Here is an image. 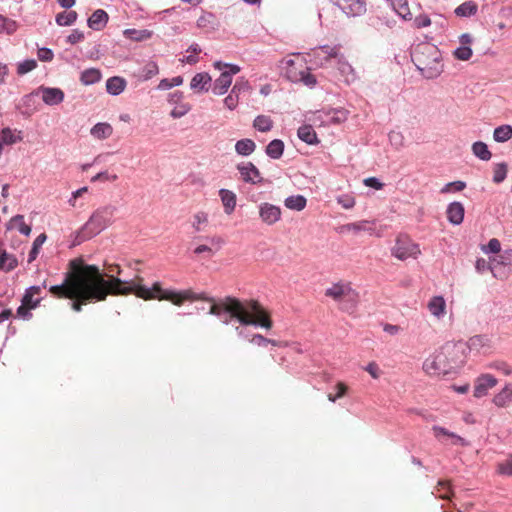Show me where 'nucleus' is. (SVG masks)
I'll list each match as a JSON object with an SVG mask.
<instances>
[{"mask_svg": "<svg viewBox=\"0 0 512 512\" xmlns=\"http://www.w3.org/2000/svg\"><path fill=\"white\" fill-rule=\"evenodd\" d=\"M203 240L205 243L196 245L193 253L207 259L212 258L223 243L222 239L216 236L205 237Z\"/></svg>", "mask_w": 512, "mask_h": 512, "instance_id": "nucleus-10", "label": "nucleus"}, {"mask_svg": "<svg viewBox=\"0 0 512 512\" xmlns=\"http://www.w3.org/2000/svg\"><path fill=\"white\" fill-rule=\"evenodd\" d=\"M364 370L368 372L373 379H379L380 376L382 375V370L380 369L379 365L374 361L368 363L364 367Z\"/></svg>", "mask_w": 512, "mask_h": 512, "instance_id": "nucleus-60", "label": "nucleus"}, {"mask_svg": "<svg viewBox=\"0 0 512 512\" xmlns=\"http://www.w3.org/2000/svg\"><path fill=\"white\" fill-rule=\"evenodd\" d=\"M215 69L219 70L220 76L214 81L212 91L216 95L225 94L232 84L233 76L240 72V67L236 64L223 63L216 61Z\"/></svg>", "mask_w": 512, "mask_h": 512, "instance_id": "nucleus-6", "label": "nucleus"}, {"mask_svg": "<svg viewBox=\"0 0 512 512\" xmlns=\"http://www.w3.org/2000/svg\"><path fill=\"white\" fill-rule=\"evenodd\" d=\"M237 170L242 181L249 184H259L263 178L259 169L252 162H242L237 165Z\"/></svg>", "mask_w": 512, "mask_h": 512, "instance_id": "nucleus-12", "label": "nucleus"}, {"mask_svg": "<svg viewBox=\"0 0 512 512\" xmlns=\"http://www.w3.org/2000/svg\"><path fill=\"white\" fill-rule=\"evenodd\" d=\"M77 13L75 11L61 12L56 15V23L59 26H70L77 20Z\"/></svg>", "mask_w": 512, "mask_h": 512, "instance_id": "nucleus-44", "label": "nucleus"}, {"mask_svg": "<svg viewBox=\"0 0 512 512\" xmlns=\"http://www.w3.org/2000/svg\"><path fill=\"white\" fill-rule=\"evenodd\" d=\"M108 22V14L102 10H96L88 19V26L96 31H99L105 27Z\"/></svg>", "mask_w": 512, "mask_h": 512, "instance_id": "nucleus-24", "label": "nucleus"}, {"mask_svg": "<svg viewBox=\"0 0 512 512\" xmlns=\"http://www.w3.org/2000/svg\"><path fill=\"white\" fill-rule=\"evenodd\" d=\"M199 28H213L215 26V17L212 13H203L197 20Z\"/></svg>", "mask_w": 512, "mask_h": 512, "instance_id": "nucleus-52", "label": "nucleus"}, {"mask_svg": "<svg viewBox=\"0 0 512 512\" xmlns=\"http://www.w3.org/2000/svg\"><path fill=\"white\" fill-rule=\"evenodd\" d=\"M123 34L126 38L133 41H144L150 39L152 36V32L146 29H126L124 30Z\"/></svg>", "mask_w": 512, "mask_h": 512, "instance_id": "nucleus-39", "label": "nucleus"}, {"mask_svg": "<svg viewBox=\"0 0 512 512\" xmlns=\"http://www.w3.org/2000/svg\"><path fill=\"white\" fill-rule=\"evenodd\" d=\"M466 187V183L463 182V181H453V182H449L447 184H445L440 192L442 194H449V193H453V192H460L462 190H464Z\"/></svg>", "mask_w": 512, "mask_h": 512, "instance_id": "nucleus-47", "label": "nucleus"}, {"mask_svg": "<svg viewBox=\"0 0 512 512\" xmlns=\"http://www.w3.org/2000/svg\"><path fill=\"white\" fill-rule=\"evenodd\" d=\"M389 141L391 143L392 146L396 147V148H400L403 146L404 144V136L402 135L401 132H398V131H391L389 133Z\"/></svg>", "mask_w": 512, "mask_h": 512, "instance_id": "nucleus-61", "label": "nucleus"}, {"mask_svg": "<svg viewBox=\"0 0 512 512\" xmlns=\"http://www.w3.org/2000/svg\"><path fill=\"white\" fill-rule=\"evenodd\" d=\"M183 77L182 76H176V77H173L171 79H162L159 84H158V89L159 90H168V89H171L172 87H176V86H180L183 84Z\"/></svg>", "mask_w": 512, "mask_h": 512, "instance_id": "nucleus-46", "label": "nucleus"}, {"mask_svg": "<svg viewBox=\"0 0 512 512\" xmlns=\"http://www.w3.org/2000/svg\"><path fill=\"white\" fill-rule=\"evenodd\" d=\"M325 296L338 303L339 309L354 313L359 302V293L347 281H339L331 284L325 290Z\"/></svg>", "mask_w": 512, "mask_h": 512, "instance_id": "nucleus-5", "label": "nucleus"}, {"mask_svg": "<svg viewBox=\"0 0 512 512\" xmlns=\"http://www.w3.org/2000/svg\"><path fill=\"white\" fill-rule=\"evenodd\" d=\"M339 48L337 46L324 45L314 48L310 56L318 66H323L328 60L339 56Z\"/></svg>", "mask_w": 512, "mask_h": 512, "instance_id": "nucleus-13", "label": "nucleus"}, {"mask_svg": "<svg viewBox=\"0 0 512 512\" xmlns=\"http://www.w3.org/2000/svg\"><path fill=\"white\" fill-rule=\"evenodd\" d=\"M285 206L290 210L302 211L307 204V200L302 195H292L285 199Z\"/></svg>", "mask_w": 512, "mask_h": 512, "instance_id": "nucleus-35", "label": "nucleus"}, {"mask_svg": "<svg viewBox=\"0 0 512 512\" xmlns=\"http://www.w3.org/2000/svg\"><path fill=\"white\" fill-rule=\"evenodd\" d=\"M126 88V80L119 76L110 77L106 81V90L109 94L117 96Z\"/></svg>", "mask_w": 512, "mask_h": 512, "instance_id": "nucleus-25", "label": "nucleus"}, {"mask_svg": "<svg viewBox=\"0 0 512 512\" xmlns=\"http://www.w3.org/2000/svg\"><path fill=\"white\" fill-rule=\"evenodd\" d=\"M238 102H239V96H237L232 91H230L229 95L226 96L224 99V105L229 110H234L238 106Z\"/></svg>", "mask_w": 512, "mask_h": 512, "instance_id": "nucleus-63", "label": "nucleus"}, {"mask_svg": "<svg viewBox=\"0 0 512 512\" xmlns=\"http://www.w3.org/2000/svg\"><path fill=\"white\" fill-rule=\"evenodd\" d=\"M496 472L501 476H512V454L506 460L497 464Z\"/></svg>", "mask_w": 512, "mask_h": 512, "instance_id": "nucleus-45", "label": "nucleus"}, {"mask_svg": "<svg viewBox=\"0 0 512 512\" xmlns=\"http://www.w3.org/2000/svg\"><path fill=\"white\" fill-rule=\"evenodd\" d=\"M113 126L108 122H98L90 128V136L97 141H105L112 137Z\"/></svg>", "mask_w": 512, "mask_h": 512, "instance_id": "nucleus-18", "label": "nucleus"}, {"mask_svg": "<svg viewBox=\"0 0 512 512\" xmlns=\"http://www.w3.org/2000/svg\"><path fill=\"white\" fill-rule=\"evenodd\" d=\"M17 266V259L6 251L0 253V270L11 271Z\"/></svg>", "mask_w": 512, "mask_h": 512, "instance_id": "nucleus-42", "label": "nucleus"}, {"mask_svg": "<svg viewBox=\"0 0 512 512\" xmlns=\"http://www.w3.org/2000/svg\"><path fill=\"white\" fill-rule=\"evenodd\" d=\"M256 149V144L252 139H241L235 144V151L238 155L249 156Z\"/></svg>", "mask_w": 512, "mask_h": 512, "instance_id": "nucleus-28", "label": "nucleus"}, {"mask_svg": "<svg viewBox=\"0 0 512 512\" xmlns=\"http://www.w3.org/2000/svg\"><path fill=\"white\" fill-rule=\"evenodd\" d=\"M337 69L346 83L350 84L356 80L357 76L353 67L342 55L337 58Z\"/></svg>", "mask_w": 512, "mask_h": 512, "instance_id": "nucleus-21", "label": "nucleus"}, {"mask_svg": "<svg viewBox=\"0 0 512 512\" xmlns=\"http://www.w3.org/2000/svg\"><path fill=\"white\" fill-rule=\"evenodd\" d=\"M191 110L190 104L183 102L174 106V108L170 112V116L174 119L181 118L185 116Z\"/></svg>", "mask_w": 512, "mask_h": 512, "instance_id": "nucleus-50", "label": "nucleus"}, {"mask_svg": "<svg viewBox=\"0 0 512 512\" xmlns=\"http://www.w3.org/2000/svg\"><path fill=\"white\" fill-rule=\"evenodd\" d=\"M186 52L188 55L180 59L182 63L194 65L199 61L198 55L201 52V48L198 44L194 43L190 45Z\"/></svg>", "mask_w": 512, "mask_h": 512, "instance_id": "nucleus-43", "label": "nucleus"}, {"mask_svg": "<svg viewBox=\"0 0 512 512\" xmlns=\"http://www.w3.org/2000/svg\"><path fill=\"white\" fill-rule=\"evenodd\" d=\"M34 95H41L43 102L49 106L62 103L65 97L60 88L40 86L35 92L26 95L24 101H29Z\"/></svg>", "mask_w": 512, "mask_h": 512, "instance_id": "nucleus-8", "label": "nucleus"}, {"mask_svg": "<svg viewBox=\"0 0 512 512\" xmlns=\"http://www.w3.org/2000/svg\"><path fill=\"white\" fill-rule=\"evenodd\" d=\"M490 369H494L503 373L505 376L512 374V366L505 361H494L488 365Z\"/></svg>", "mask_w": 512, "mask_h": 512, "instance_id": "nucleus-53", "label": "nucleus"}, {"mask_svg": "<svg viewBox=\"0 0 512 512\" xmlns=\"http://www.w3.org/2000/svg\"><path fill=\"white\" fill-rule=\"evenodd\" d=\"M478 11V5L472 1L468 0L459 5L455 10L454 13L458 17H470L477 13Z\"/></svg>", "mask_w": 512, "mask_h": 512, "instance_id": "nucleus-29", "label": "nucleus"}, {"mask_svg": "<svg viewBox=\"0 0 512 512\" xmlns=\"http://www.w3.org/2000/svg\"><path fill=\"white\" fill-rule=\"evenodd\" d=\"M467 347L476 353H487L492 348V340L487 335H474L469 338Z\"/></svg>", "mask_w": 512, "mask_h": 512, "instance_id": "nucleus-17", "label": "nucleus"}, {"mask_svg": "<svg viewBox=\"0 0 512 512\" xmlns=\"http://www.w3.org/2000/svg\"><path fill=\"white\" fill-rule=\"evenodd\" d=\"M284 143L282 140L274 139L266 147V154L272 159H279L283 155Z\"/></svg>", "mask_w": 512, "mask_h": 512, "instance_id": "nucleus-36", "label": "nucleus"}, {"mask_svg": "<svg viewBox=\"0 0 512 512\" xmlns=\"http://www.w3.org/2000/svg\"><path fill=\"white\" fill-rule=\"evenodd\" d=\"M472 54L471 47L465 45H460V47L453 52L454 57L461 61H468L472 57Z\"/></svg>", "mask_w": 512, "mask_h": 512, "instance_id": "nucleus-49", "label": "nucleus"}, {"mask_svg": "<svg viewBox=\"0 0 512 512\" xmlns=\"http://www.w3.org/2000/svg\"><path fill=\"white\" fill-rule=\"evenodd\" d=\"M211 81L212 79L208 73H197L191 79L190 88L195 92H206L210 87Z\"/></svg>", "mask_w": 512, "mask_h": 512, "instance_id": "nucleus-20", "label": "nucleus"}, {"mask_svg": "<svg viewBox=\"0 0 512 512\" xmlns=\"http://www.w3.org/2000/svg\"><path fill=\"white\" fill-rule=\"evenodd\" d=\"M335 5L348 17H359L366 13L365 0H334Z\"/></svg>", "mask_w": 512, "mask_h": 512, "instance_id": "nucleus-9", "label": "nucleus"}, {"mask_svg": "<svg viewBox=\"0 0 512 512\" xmlns=\"http://www.w3.org/2000/svg\"><path fill=\"white\" fill-rule=\"evenodd\" d=\"M102 78V74L99 69L89 68L81 73L80 81L84 85H92L99 82Z\"/></svg>", "mask_w": 512, "mask_h": 512, "instance_id": "nucleus-33", "label": "nucleus"}, {"mask_svg": "<svg viewBox=\"0 0 512 512\" xmlns=\"http://www.w3.org/2000/svg\"><path fill=\"white\" fill-rule=\"evenodd\" d=\"M392 255L401 260L409 258L416 259L421 254L420 247L407 235H399L396 238L395 245L391 249Z\"/></svg>", "mask_w": 512, "mask_h": 512, "instance_id": "nucleus-7", "label": "nucleus"}, {"mask_svg": "<svg viewBox=\"0 0 512 512\" xmlns=\"http://www.w3.org/2000/svg\"><path fill=\"white\" fill-rule=\"evenodd\" d=\"M494 268H495L494 265L490 266L489 263L483 258L477 259V261L475 263L476 271L481 274L485 273L487 270L493 271Z\"/></svg>", "mask_w": 512, "mask_h": 512, "instance_id": "nucleus-64", "label": "nucleus"}, {"mask_svg": "<svg viewBox=\"0 0 512 512\" xmlns=\"http://www.w3.org/2000/svg\"><path fill=\"white\" fill-rule=\"evenodd\" d=\"M159 73V67L156 62H147L136 74L140 81H147Z\"/></svg>", "mask_w": 512, "mask_h": 512, "instance_id": "nucleus-26", "label": "nucleus"}, {"mask_svg": "<svg viewBox=\"0 0 512 512\" xmlns=\"http://www.w3.org/2000/svg\"><path fill=\"white\" fill-rule=\"evenodd\" d=\"M259 218L266 225H274L281 219L282 211L279 206L263 202L258 206Z\"/></svg>", "mask_w": 512, "mask_h": 512, "instance_id": "nucleus-11", "label": "nucleus"}, {"mask_svg": "<svg viewBox=\"0 0 512 512\" xmlns=\"http://www.w3.org/2000/svg\"><path fill=\"white\" fill-rule=\"evenodd\" d=\"M69 265L67 298L73 300L71 308L76 312H80L82 305L87 303L104 301L109 294L128 295L133 293L144 300H168L177 306H180L185 300H207L212 302L209 314L217 316L223 324L227 325L231 319L235 318L241 325L260 326L265 329L272 327L268 312L255 300L242 302L236 298L226 297L214 302L212 298H206L203 294H196L191 290H163L159 282H155L151 288H148L142 285L141 277L123 281L114 275H108L109 279L106 280L99 267L84 264L81 259H74L70 261Z\"/></svg>", "mask_w": 512, "mask_h": 512, "instance_id": "nucleus-1", "label": "nucleus"}, {"mask_svg": "<svg viewBox=\"0 0 512 512\" xmlns=\"http://www.w3.org/2000/svg\"><path fill=\"white\" fill-rule=\"evenodd\" d=\"M497 379L491 374H481L478 376L474 383L473 394L476 398L484 397L488 394L489 390L497 385Z\"/></svg>", "mask_w": 512, "mask_h": 512, "instance_id": "nucleus-14", "label": "nucleus"}, {"mask_svg": "<svg viewBox=\"0 0 512 512\" xmlns=\"http://www.w3.org/2000/svg\"><path fill=\"white\" fill-rule=\"evenodd\" d=\"M492 265L512 267V249L501 251L496 257L491 259Z\"/></svg>", "mask_w": 512, "mask_h": 512, "instance_id": "nucleus-40", "label": "nucleus"}, {"mask_svg": "<svg viewBox=\"0 0 512 512\" xmlns=\"http://www.w3.org/2000/svg\"><path fill=\"white\" fill-rule=\"evenodd\" d=\"M88 192V188L87 187H82L76 191H74L70 197V199L68 200V203L72 206V207H77V206H80L82 207L84 204L83 203H80L78 204V199H80V197H82L84 194H86Z\"/></svg>", "mask_w": 512, "mask_h": 512, "instance_id": "nucleus-59", "label": "nucleus"}, {"mask_svg": "<svg viewBox=\"0 0 512 512\" xmlns=\"http://www.w3.org/2000/svg\"><path fill=\"white\" fill-rule=\"evenodd\" d=\"M412 60L417 69L427 79L438 77L443 71L441 52L433 44L420 43L412 52Z\"/></svg>", "mask_w": 512, "mask_h": 512, "instance_id": "nucleus-3", "label": "nucleus"}, {"mask_svg": "<svg viewBox=\"0 0 512 512\" xmlns=\"http://www.w3.org/2000/svg\"><path fill=\"white\" fill-rule=\"evenodd\" d=\"M482 251L486 254L488 253H494L499 254L501 252V244L500 241L496 238H492L489 240L488 244L486 246L482 247Z\"/></svg>", "mask_w": 512, "mask_h": 512, "instance_id": "nucleus-56", "label": "nucleus"}, {"mask_svg": "<svg viewBox=\"0 0 512 512\" xmlns=\"http://www.w3.org/2000/svg\"><path fill=\"white\" fill-rule=\"evenodd\" d=\"M507 175V166L504 163H499L494 168L493 181L495 183H501L504 181Z\"/></svg>", "mask_w": 512, "mask_h": 512, "instance_id": "nucleus-55", "label": "nucleus"}, {"mask_svg": "<svg viewBox=\"0 0 512 512\" xmlns=\"http://www.w3.org/2000/svg\"><path fill=\"white\" fill-rule=\"evenodd\" d=\"M46 241V235L45 234H40L33 242V246H32V249L29 253V257H28V262H32L36 259L38 253H39V249L41 248V246L44 244V242Z\"/></svg>", "mask_w": 512, "mask_h": 512, "instance_id": "nucleus-48", "label": "nucleus"}, {"mask_svg": "<svg viewBox=\"0 0 512 512\" xmlns=\"http://www.w3.org/2000/svg\"><path fill=\"white\" fill-rule=\"evenodd\" d=\"M209 223L208 214L204 211H198L192 216V227L196 232H202L206 229Z\"/></svg>", "mask_w": 512, "mask_h": 512, "instance_id": "nucleus-34", "label": "nucleus"}, {"mask_svg": "<svg viewBox=\"0 0 512 512\" xmlns=\"http://www.w3.org/2000/svg\"><path fill=\"white\" fill-rule=\"evenodd\" d=\"M301 79H299L298 82L303 83L306 86L313 87L316 85V78L314 75H312L309 72V69L305 66L302 73H301Z\"/></svg>", "mask_w": 512, "mask_h": 512, "instance_id": "nucleus-57", "label": "nucleus"}, {"mask_svg": "<svg viewBox=\"0 0 512 512\" xmlns=\"http://www.w3.org/2000/svg\"><path fill=\"white\" fill-rule=\"evenodd\" d=\"M305 63L300 59H286L283 61V70L285 76L292 82H298L301 79V73Z\"/></svg>", "mask_w": 512, "mask_h": 512, "instance_id": "nucleus-16", "label": "nucleus"}, {"mask_svg": "<svg viewBox=\"0 0 512 512\" xmlns=\"http://www.w3.org/2000/svg\"><path fill=\"white\" fill-rule=\"evenodd\" d=\"M464 213V206L460 202L450 203L446 210L447 219L453 225H459L463 222Z\"/></svg>", "mask_w": 512, "mask_h": 512, "instance_id": "nucleus-19", "label": "nucleus"}, {"mask_svg": "<svg viewBox=\"0 0 512 512\" xmlns=\"http://www.w3.org/2000/svg\"><path fill=\"white\" fill-rule=\"evenodd\" d=\"M512 402V382H508L493 398L497 407H506Z\"/></svg>", "mask_w": 512, "mask_h": 512, "instance_id": "nucleus-23", "label": "nucleus"}, {"mask_svg": "<svg viewBox=\"0 0 512 512\" xmlns=\"http://www.w3.org/2000/svg\"><path fill=\"white\" fill-rule=\"evenodd\" d=\"M118 176L116 174H109L107 171L100 172L91 178L92 182L97 181H116Z\"/></svg>", "mask_w": 512, "mask_h": 512, "instance_id": "nucleus-62", "label": "nucleus"}, {"mask_svg": "<svg viewBox=\"0 0 512 512\" xmlns=\"http://www.w3.org/2000/svg\"><path fill=\"white\" fill-rule=\"evenodd\" d=\"M250 88L251 87H250L249 82L244 78H240L235 82L231 91L233 93H235L237 96H239L241 92L248 91V90H250Z\"/></svg>", "mask_w": 512, "mask_h": 512, "instance_id": "nucleus-58", "label": "nucleus"}, {"mask_svg": "<svg viewBox=\"0 0 512 512\" xmlns=\"http://www.w3.org/2000/svg\"><path fill=\"white\" fill-rule=\"evenodd\" d=\"M253 127L260 132H268L273 127V121L267 115H258L253 121Z\"/></svg>", "mask_w": 512, "mask_h": 512, "instance_id": "nucleus-41", "label": "nucleus"}, {"mask_svg": "<svg viewBox=\"0 0 512 512\" xmlns=\"http://www.w3.org/2000/svg\"><path fill=\"white\" fill-rule=\"evenodd\" d=\"M41 291V286H31L29 287L22 299V303L24 305H28L30 308H35L39 303V299H34L35 295H39Z\"/></svg>", "mask_w": 512, "mask_h": 512, "instance_id": "nucleus-37", "label": "nucleus"}, {"mask_svg": "<svg viewBox=\"0 0 512 512\" xmlns=\"http://www.w3.org/2000/svg\"><path fill=\"white\" fill-rule=\"evenodd\" d=\"M219 196L225 213L227 215L232 214L236 207V194L228 189H220Z\"/></svg>", "mask_w": 512, "mask_h": 512, "instance_id": "nucleus-22", "label": "nucleus"}, {"mask_svg": "<svg viewBox=\"0 0 512 512\" xmlns=\"http://www.w3.org/2000/svg\"><path fill=\"white\" fill-rule=\"evenodd\" d=\"M512 138V126L504 124L493 131V139L497 143H505Z\"/></svg>", "mask_w": 512, "mask_h": 512, "instance_id": "nucleus-30", "label": "nucleus"}, {"mask_svg": "<svg viewBox=\"0 0 512 512\" xmlns=\"http://www.w3.org/2000/svg\"><path fill=\"white\" fill-rule=\"evenodd\" d=\"M433 432H434L435 437H437L438 439H440L442 436H446V437L451 438V440H452L451 443L454 445H461V446L467 445V442L465 441V439H463L462 437H460L452 432H449L448 430H446L443 427L434 426Z\"/></svg>", "mask_w": 512, "mask_h": 512, "instance_id": "nucleus-32", "label": "nucleus"}, {"mask_svg": "<svg viewBox=\"0 0 512 512\" xmlns=\"http://www.w3.org/2000/svg\"><path fill=\"white\" fill-rule=\"evenodd\" d=\"M8 229H17L21 234L29 236L31 233V226L24 222L22 215L14 216L8 223Z\"/></svg>", "mask_w": 512, "mask_h": 512, "instance_id": "nucleus-31", "label": "nucleus"}, {"mask_svg": "<svg viewBox=\"0 0 512 512\" xmlns=\"http://www.w3.org/2000/svg\"><path fill=\"white\" fill-rule=\"evenodd\" d=\"M297 135L302 141L309 145H315L319 143L316 132L311 125H303L299 127Z\"/></svg>", "mask_w": 512, "mask_h": 512, "instance_id": "nucleus-27", "label": "nucleus"}, {"mask_svg": "<svg viewBox=\"0 0 512 512\" xmlns=\"http://www.w3.org/2000/svg\"><path fill=\"white\" fill-rule=\"evenodd\" d=\"M37 66V62L34 59L24 60L17 65V73L19 75H24L32 70H34Z\"/></svg>", "mask_w": 512, "mask_h": 512, "instance_id": "nucleus-54", "label": "nucleus"}, {"mask_svg": "<svg viewBox=\"0 0 512 512\" xmlns=\"http://www.w3.org/2000/svg\"><path fill=\"white\" fill-rule=\"evenodd\" d=\"M116 208L108 205L97 209L77 232L76 243L79 244L93 236H96L112 222Z\"/></svg>", "mask_w": 512, "mask_h": 512, "instance_id": "nucleus-4", "label": "nucleus"}, {"mask_svg": "<svg viewBox=\"0 0 512 512\" xmlns=\"http://www.w3.org/2000/svg\"><path fill=\"white\" fill-rule=\"evenodd\" d=\"M329 122L333 124H340L347 120L348 112L343 109H337L328 113Z\"/></svg>", "mask_w": 512, "mask_h": 512, "instance_id": "nucleus-51", "label": "nucleus"}, {"mask_svg": "<svg viewBox=\"0 0 512 512\" xmlns=\"http://www.w3.org/2000/svg\"><path fill=\"white\" fill-rule=\"evenodd\" d=\"M465 361L464 345L447 342L424 360L422 369L431 376L447 375L463 367Z\"/></svg>", "mask_w": 512, "mask_h": 512, "instance_id": "nucleus-2", "label": "nucleus"}, {"mask_svg": "<svg viewBox=\"0 0 512 512\" xmlns=\"http://www.w3.org/2000/svg\"><path fill=\"white\" fill-rule=\"evenodd\" d=\"M426 307L429 314L438 321L444 319L447 314V304L443 296H432L428 300Z\"/></svg>", "mask_w": 512, "mask_h": 512, "instance_id": "nucleus-15", "label": "nucleus"}, {"mask_svg": "<svg viewBox=\"0 0 512 512\" xmlns=\"http://www.w3.org/2000/svg\"><path fill=\"white\" fill-rule=\"evenodd\" d=\"M472 152L477 158L483 161H488L492 157V154L489 151L487 144L482 141H477L473 143Z\"/></svg>", "mask_w": 512, "mask_h": 512, "instance_id": "nucleus-38", "label": "nucleus"}]
</instances>
